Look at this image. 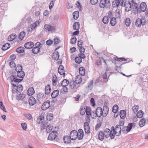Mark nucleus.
I'll return each mask as SVG.
<instances>
[{
  "label": "nucleus",
  "instance_id": "nucleus-40",
  "mask_svg": "<svg viewBox=\"0 0 148 148\" xmlns=\"http://www.w3.org/2000/svg\"><path fill=\"white\" fill-rule=\"evenodd\" d=\"M10 44L9 43H6L2 47V49L3 50L5 51L8 49L10 47Z\"/></svg>",
  "mask_w": 148,
  "mask_h": 148
},
{
  "label": "nucleus",
  "instance_id": "nucleus-46",
  "mask_svg": "<svg viewBox=\"0 0 148 148\" xmlns=\"http://www.w3.org/2000/svg\"><path fill=\"white\" fill-rule=\"evenodd\" d=\"M125 22L127 27L129 26L131 23L130 19L129 18H126L125 20Z\"/></svg>",
  "mask_w": 148,
  "mask_h": 148
},
{
  "label": "nucleus",
  "instance_id": "nucleus-53",
  "mask_svg": "<svg viewBox=\"0 0 148 148\" xmlns=\"http://www.w3.org/2000/svg\"><path fill=\"white\" fill-rule=\"evenodd\" d=\"M132 109L134 113H135L138 109V105H135L132 107Z\"/></svg>",
  "mask_w": 148,
  "mask_h": 148
},
{
  "label": "nucleus",
  "instance_id": "nucleus-35",
  "mask_svg": "<svg viewBox=\"0 0 148 148\" xmlns=\"http://www.w3.org/2000/svg\"><path fill=\"white\" fill-rule=\"evenodd\" d=\"M51 89L50 85H48L45 88V93L46 94H49L51 92Z\"/></svg>",
  "mask_w": 148,
  "mask_h": 148
},
{
  "label": "nucleus",
  "instance_id": "nucleus-34",
  "mask_svg": "<svg viewBox=\"0 0 148 148\" xmlns=\"http://www.w3.org/2000/svg\"><path fill=\"white\" fill-rule=\"evenodd\" d=\"M146 120L145 119L143 118L141 119L139 121V124L140 127H143L145 124Z\"/></svg>",
  "mask_w": 148,
  "mask_h": 148
},
{
  "label": "nucleus",
  "instance_id": "nucleus-60",
  "mask_svg": "<svg viewBox=\"0 0 148 148\" xmlns=\"http://www.w3.org/2000/svg\"><path fill=\"white\" fill-rule=\"evenodd\" d=\"M23 129L25 130H26L27 128V125L25 123H22L21 124Z\"/></svg>",
  "mask_w": 148,
  "mask_h": 148
},
{
  "label": "nucleus",
  "instance_id": "nucleus-64",
  "mask_svg": "<svg viewBox=\"0 0 148 148\" xmlns=\"http://www.w3.org/2000/svg\"><path fill=\"white\" fill-rule=\"evenodd\" d=\"M25 116L29 120H30L32 119V116L30 114H28L25 115Z\"/></svg>",
  "mask_w": 148,
  "mask_h": 148
},
{
  "label": "nucleus",
  "instance_id": "nucleus-48",
  "mask_svg": "<svg viewBox=\"0 0 148 148\" xmlns=\"http://www.w3.org/2000/svg\"><path fill=\"white\" fill-rule=\"evenodd\" d=\"M119 107L117 105H115L112 108V112L115 113H116L118 110Z\"/></svg>",
  "mask_w": 148,
  "mask_h": 148
},
{
  "label": "nucleus",
  "instance_id": "nucleus-44",
  "mask_svg": "<svg viewBox=\"0 0 148 148\" xmlns=\"http://www.w3.org/2000/svg\"><path fill=\"white\" fill-rule=\"evenodd\" d=\"M143 114V112L142 110H139L137 113L136 116L137 117L139 118H141Z\"/></svg>",
  "mask_w": 148,
  "mask_h": 148
},
{
  "label": "nucleus",
  "instance_id": "nucleus-4",
  "mask_svg": "<svg viewBox=\"0 0 148 148\" xmlns=\"http://www.w3.org/2000/svg\"><path fill=\"white\" fill-rule=\"evenodd\" d=\"M110 5V0H101L99 4L101 8L104 7H108Z\"/></svg>",
  "mask_w": 148,
  "mask_h": 148
},
{
  "label": "nucleus",
  "instance_id": "nucleus-54",
  "mask_svg": "<svg viewBox=\"0 0 148 148\" xmlns=\"http://www.w3.org/2000/svg\"><path fill=\"white\" fill-rule=\"evenodd\" d=\"M22 66L21 65L18 64L17 65V67L15 69L16 71L17 72L18 71L22 70Z\"/></svg>",
  "mask_w": 148,
  "mask_h": 148
},
{
  "label": "nucleus",
  "instance_id": "nucleus-58",
  "mask_svg": "<svg viewBox=\"0 0 148 148\" xmlns=\"http://www.w3.org/2000/svg\"><path fill=\"white\" fill-rule=\"evenodd\" d=\"M77 38L76 37L74 36L71 40V43L72 44H73L76 43Z\"/></svg>",
  "mask_w": 148,
  "mask_h": 148
},
{
  "label": "nucleus",
  "instance_id": "nucleus-50",
  "mask_svg": "<svg viewBox=\"0 0 148 148\" xmlns=\"http://www.w3.org/2000/svg\"><path fill=\"white\" fill-rule=\"evenodd\" d=\"M53 114H48L46 116V118L49 121H51L53 119Z\"/></svg>",
  "mask_w": 148,
  "mask_h": 148
},
{
  "label": "nucleus",
  "instance_id": "nucleus-16",
  "mask_svg": "<svg viewBox=\"0 0 148 148\" xmlns=\"http://www.w3.org/2000/svg\"><path fill=\"white\" fill-rule=\"evenodd\" d=\"M34 45V43L33 42H29L25 43L24 45V46L26 48L30 49L33 47Z\"/></svg>",
  "mask_w": 148,
  "mask_h": 148
},
{
  "label": "nucleus",
  "instance_id": "nucleus-47",
  "mask_svg": "<svg viewBox=\"0 0 148 148\" xmlns=\"http://www.w3.org/2000/svg\"><path fill=\"white\" fill-rule=\"evenodd\" d=\"M25 33L23 31L21 32L19 34V39L21 40H22L25 37Z\"/></svg>",
  "mask_w": 148,
  "mask_h": 148
},
{
  "label": "nucleus",
  "instance_id": "nucleus-11",
  "mask_svg": "<svg viewBox=\"0 0 148 148\" xmlns=\"http://www.w3.org/2000/svg\"><path fill=\"white\" fill-rule=\"evenodd\" d=\"M57 134V132L56 131H52L49 134L48 137V139L49 140H53L56 138Z\"/></svg>",
  "mask_w": 148,
  "mask_h": 148
},
{
  "label": "nucleus",
  "instance_id": "nucleus-19",
  "mask_svg": "<svg viewBox=\"0 0 148 148\" xmlns=\"http://www.w3.org/2000/svg\"><path fill=\"white\" fill-rule=\"evenodd\" d=\"M86 111L87 118L90 120V115L92 112L90 108L88 106L86 107Z\"/></svg>",
  "mask_w": 148,
  "mask_h": 148
},
{
  "label": "nucleus",
  "instance_id": "nucleus-33",
  "mask_svg": "<svg viewBox=\"0 0 148 148\" xmlns=\"http://www.w3.org/2000/svg\"><path fill=\"white\" fill-rule=\"evenodd\" d=\"M142 23L141 19L138 18L136 20L135 25L137 27H139L141 25H142Z\"/></svg>",
  "mask_w": 148,
  "mask_h": 148
},
{
  "label": "nucleus",
  "instance_id": "nucleus-37",
  "mask_svg": "<svg viewBox=\"0 0 148 148\" xmlns=\"http://www.w3.org/2000/svg\"><path fill=\"white\" fill-rule=\"evenodd\" d=\"M79 25H80L79 22H76L73 24V28L74 30H77L79 29Z\"/></svg>",
  "mask_w": 148,
  "mask_h": 148
},
{
  "label": "nucleus",
  "instance_id": "nucleus-3",
  "mask_svg": "<svg viewBox=\"0 0 148 148\" xmlns=\"http://www.w3.org/2000/svg\"><path fill=\"white\" fill-rule=\"evenodd\" d=\"M10 79L11 80V84L12 86L15 84L18 83L22 80L17 79V76L14 74L10 77Z\"/></svg>",
  "mask_w": 148,
  "mask_h": 148
},
{
  "label": "nucleus",
  "instance_id": "nucleus-6",
  "mask_svg": "<svg viewBox=\"0 0 148 148\" xmlns=\"http://www.w3.org/2000/svg\"><path fill=\"white\" fill-rule=\"evenodd\" d=\"M133 126L132 123H129L128 126L127 127H122V132L124 134H126L130 132L132 129Z\"/></svg>",
  "mask_w": 148,
  "mask_h": 148
},
{
  "label": "nucleus",
  "instance_id": "nucleus-62",
  "mask_svg": "<svg viewBox=\"0 0 148 148\" xmlns=\"http://www.w3.org/2000/svg\"><path fill=\"white\" fill-rule=\"evenodd\" d=\"M25 97V95L20 94L18 96V98L19 100H23Z\"/></svg>",
  "mask_w": 148,
  "mask_h": 148
},
{
  "label": "nucleus",
  "instance_id": "nucleus-14",
  "mask_svg": "<svg viewBox=\"0 0 148 148\" xmlns=\"http://www.w3.org/2000/svg\"><path fill=\"white\" fill-rule=\"evenodd\" d=\"M58 72L60 75H63L64 77L65 73L64 70V67L62 65H60L58 69Z\"/></svg>",
  "mask_w": 148,
  "mask_h": 148
},
{
  "label": "nucleus",
  "instance_id": "nucleus-52",
  "mask_svg": "<svg viewBox=\"0 0 148 148\" xmlns=\"http://www.w3.org/2000/svg\"><path fill=\"white\" fill-rule=\"evenodd\" d=\"M76 82L73 81L69 83L70 87L71 89L74 88L75 87Z\"/></svg>",
  "mask_w": 148,
  "mask_h": 148
},
{
  "label": "nucleus",
  "instance_id": "nucleus-20",
  "mask_svg": "<svg viewBox=\"0 0 148 148\" xmlns=\"http://www.w3.org/2000/svg\"><path fill=\"white\" fill-rule=\"evenodd\" d=\"M103 111V116L105 117L106 116L108 113L109 108L107 106H104Z\"/></svg>",
  "mask_w": 148,
  "mask_h": 148
},
{
  "label": "nucleus",
  "instance_id": "nucleus-42",
  "mask_svg": "<svg viewBox=\"0 0 148 148\" xmlns=\"http://www.w3.org/2000/svg\"><path fill=\"white\" fill-rule=\"evenodd\" d=\"M73 17L75 19H77L79 16V12L76 11L74 12L73 14Z\"/></svg>",
  "mask_w": 148,
  "mask_h": 148
},
{
  "label": "nucleus",
  "instance_id": "nucleus-63",
  "mask_svg": "<svg viewBox=\"0 0 148 148\" xmlns=\"http://www.w3.org/2000/svg\"><path fill=\"white\" fill-rule=\"evenodd\" d=\"M93 82L92 80H90L88 84V87L90 88H92Z\"/></svg>",
  "mask_w": 148,
  "mask_h": 148
},
{
  "label": "nucleus",
  "instance_id": "nucleus-41",
  "mask_svg": "<svg viewBox=\"0 0 148 148\" xmlns=\"http://www.w3.org/2000/svg\"><path fill=\"white\" fill-rule=\"evenodd\" d=\"M80 54L78 55V56L75 59V62L78 64H80L82 62V60L81 57L79 56Z\"/></svg>",
  "mask_w": 148,
  "mask_h": 148
},
{
  "label": "nucleus",
  "instance_id": "nucleus-12",
  "mask_svg": "<svg viewBox=\"0 0 148 148\" xmlns=\"http://www.w3.org/2000/svg\"><path fill=\"white\" fill-rule=\"evenodd\" d=\"M95 112L98 117H100L102 115L103 116V111L101 107H98L95 110Z\"/></svg>",
  "mask_w": 148,
  "mask_h": 148
},
{
  "label": "nucleus",
  "instance_id": "nucleus-29",
  "mask_svg": "<svg viewBox=\"0 0 148 148\" xmlns=\"http://www.w3.org/2000/svg\"><path fill=\"white\" fill-rule=\"evenodd\" d=\"M104 137H105L103 131H101L99 132L98 136V139L99 140L101 141L103 140Z\"/></svg>",
  "mask_w": 148,
  "mask_h": 148
},
{
  "label": "nucleus",
  "instance_id": "nucleus-18",
  "mask_svg": "<svg viewBox=\"0 0 148 148\" xmlns=\"http://www.w3.org/2000/svg\"><path fill=\"white\" fill-rule=\"evenodd\" d=\"M29 104L30 106H33L36 103V101L35 98L32 96L29 97Z\"/></svg>",
  "mask_w": 148,
  "mask_h": 148
},
{
  "label": "nucleus",
  "instance_id": "nucleus-32",
  "mask_svg": "<svg viewBox=\"0 0 148 148\" xmlns=\"http://www.w3.org/2000/svg\"><path fill=\"white\" fill-rule=\"evenodd\" d=\"M79 74L81 75L84 76L85 73V68L83 67H80L79 69Z\"/></svg>",
  "mask_w": 148,
  "mask_h": 148
},
{
  "label": "nucleus",
  "instance_id": "nucleus-36",
  "mask_svg": "<svg viewBox=\"0 0 148 148\" xmlns=\"http://www.w3.org/2000/svg\"><path fill=\"white\" fill-rule=\"evenodd\" d=\"M59 57V54L58 51H56L53 53L52 58L55 60H57Z\"/></svg>",
  "mask_w": 148,
  "mask_h": 148
},
{
  "label": "nucleus",
  "instance_id": "nucleus-5",
  "mask_svg": "<svg viewBox=\"0 0 148 148\" xmlns=\"http://www.w3.org/2000/svg\"><path fill=\"white\" fill-rule=\"evenodd\" d=\"M44 28L46 31L54 32L56 29V27L51 25L45 24L44 25Z\"/></svg>",
  "mask_w": 148,
  "mask_h": 148
},
{
  "label": "nucleus",
  "instance_id": "nucleus-38",
  "mask_svg": "<svg viewBox=\"0 0 148 148\" xmlns=\"http://www.w3.org/2000/svg\"><path fill=\"white\" fill-rule=\"evenodd\" d=\"M57 82V78L56 75H54L53 76L52 79L53 85L55 86L56 85Z\"/></svg>",
  "mask_w": 148,
  "mask_h": 148
},
{
  "label": "nucleus",
  "instance_id": "nucleus-49",
  "mask_svg": "<svg viewBox=\"0 0 148 148\" xmlns=\"http://www.w3.org/2000/svg\"><path fill=\"white\" fill-rule=\"evenodd\" d=\"M109 18L107 16H104L102 19V21L105 24H107L108 23Z\"/></svg>",
  "mask_w": 148,
  "mask_h": 148
},
{
  "label": "nucleus",
  "instance_id": "nucleus-59",
  "mask_svg": "<svg viewBox=\"0 0 148 148\" xmlns=\"http://www.w3.org/2000/svg\"><path fill=\"white\" fill-rule=\"evenodd\" d=\"M143 25H144L146 23V20L145 17H143L141 19Z\"/></svg>",
  "mask_w": 148,
  "mask_h": 148
},
{
  "label": "nucleus",
  "instance_id": "nucleus-22",
  "mask_svg": "<svg viewBox=\"0 0 148 148\" xmlns=\"http://www.w3.org/2000/svg\"><path fill=\"white\" fill-rule=\"evenodd\" d=\"M17 73V77L19 78H23L25 75V72L21 70L18 71Z\"/></svg>",
  "mask_w": 148,
  "mask_h": 148
},
{
  "label": "nucleus",
  "instance_id": "nucleus-26",
  "mask_svg": "<svg viewBox=\"0 0 148 148\" xmlns=\"http://www.w3.org/2000/svg\"><path fill=\"white\" fill-rule=\"evenodd\" d=\"M82 79V77L80 75H77L76 76L75 81L76 83L77 84H79L81 82Z\"/></svg>",
  "mask_w": 148,
  "mask_h": 148
},
{
  "label": "nucleus",
  "instance_id": "nucleus-31",
  "mask_svg": "<svg viewBox=\"0 0 148 148\" xmlns=\"http://www.w3.org/2000/svg\"><path fill=\"white\" fill-rule=\"evenodd\" d=\"M111 20L110 22V23L111 25L112 26H114L116 23V19L115 17H113L111 18Z\"/></svg>",
  "mask_w": 148,
  "mask_h": 148
},
{
  "label": "nucleus",
  "instance_id": "nucleus-61",
  "mask_svg": "<svg viewBox=\"0 0 148 148\" xmlns=\"http://www.w3.org/2000/svg\"><path fill=\"white\" fill-rule=\"evenodd\" d=\"M10 66L12 68H14L16 66L15 64L13 61H11L10 63Z\"/></svg>",
  "mask_w": 148,
  "mask_h": 148
},
{
  "label": "nucleus",
  "instance_id": "nucleus-45",
  "mask_svg": "<svg viewBox=\"0 0 148 148\" xmlns=\"http://www.w3.org/2000/svg\"><path fill=\"white\" fill-rule=\"evenodd\" d=\"M16 51L18 53H23L24 52V48L23 47H20L16 49Z\"/></svg>",
  "mask_w": 148,
  "mask_h": 148
},
{
  "label": "nucleus",
  "instance_id": "nucleus-9",
  "mask_svg": "<svg viewBox=\"0 0 148 148\" xmlns=\"http://www.w3.org/2000/svg\"><path fill=\"white\" fill-rule=\"evenodd\" d=\"M129 4L130 5L129 10L128 11L131 10V7H133L134 9H137L138 4L134 1V0H129Z\"/></svg>",
  "mask_w": 148,
  "mask_h": 148
},
{
  "label": "nucleus",
  "instance_id": "nucleus-55",
  "mask_svg": "<svg viewBox=\"0 0 148 148\" xmlns=\"http://www.w3.org/2000/svg\"><path fill=\"white\" fill-rule=\"evenodd\" d=\"M0 108L1 110H3V111L4 112H6V109L1 101H0Z\"/></svg>",
  "mask_w": 148,
  "mask_h": 148
},
{
  "label": "nucleus",
  "instance_id": "nucleus-1",
  "mask_svg": "<svg viewBox=\"0 0 148 148\" xmlns=\"http://www.w3.org/2000/svg\"><path fill=\"white\" fill-rule=\"evenodd\" d=\"M17 84H15L13 85V89H12V92L14 93L15 92H16L17 93L18 92H20L22 91L23 89V86L21 84H19L17 86L16 85Z\"/></svg>",
  "mask_w": 148,
  "mask_h": 148
},
{
  "label": "nucleus",
  "instance_id": "nucleus-17",
  "mask_svg": "<svg viewBox=\"0 0 148 148\" xmlns=\"http://www.w3.org/2000/svg\"><path fill=\"white\" fill-rule=\"evenodd\" d=\"M84 127L86 133L88 134L90 132V127L88 122H86L84 123Z\"/></svg>",
  "mask_w": 148,
  "mask_h": 148
},
{
  "label": "nucleus",
  "instance_id": "nucleus-2",
  "mask_svg": "<svg viewBox=\"0 0 148 148\" xmlns=\"http://www.w3.org/2000/svg\"><path fill=\"white\" fill-rule=\"evenodd\" d=\"M124 123H122L120 125H116L115 128L113 129L114 133L117 136H119L121 133V126H123Z\"/></svg>",
  "mask_w": 148,
  "mask_h": 148
},
{
  "label": "nucleus",
  "instance_id": "nucleus-57",
  "mask_svg": "<svg viewBox=\"0 0 148 148\" xmlns=\"http://www.w3.org/2000/svg\"><path fill=\"white\" fill-rule=\"evenodd\" d=\"M90 116L92 119H96V117H97L96 114V112H95V113L94 112H91L90 115Z\"/></svg>",
  "mask_w": 148,
  "mask_h": 148
},
{
  "label": "nucleus",
  "instance_id": "nucleus-27",
  "mask_svg": "<svg viewBox=\"0 0 148 148\" xmlns=\"http://www.w3.org/2000/svg\"><path fill=\"white\" fill-rule=\"evenodd\" d=\"M126 115V112L124 110H121L120 112V116L121 118L124 119L125 118Z\"/></svg>",
  "mask_w": 148,
  "mask_h": 148
},
{
  "label": "nucleus",
  "instance_id": "nucleus-23",
  "mask_svg": "<svg viewBox=\"0 0 148 148\" xmlns=\"http://www.w3.org/2000/svg\"><path fill=\"white\" fill-rule=\"evenodd\" d=\"M37 97L39 101H41L44 99L45 96L43 93L40 92L37 94Z\"/></svg>",
  "mask_w": 148,
  "mask_h": 148
},
{
  "label": "nucleus",
  "instance_id": "nucleus-28",
  "mask_svg": "<svg viewBox=\"0 0 148 148\" xmlns=\"http://www.w3.org/2000/svg\"><path fill=\"white\" fill-rule=\"evenodd\" d=\"M71 139L68 136H66L63 138V140L65 143H69L71 142Z\"/></svg>",
  "mask_w": 148,
  "mask_h": 148
},
{
  "label": "nucleus",
  "instance_id": "nucleus-15",
  "mask_svg": "<svg viewBox=\"0 0 148 148\" xmlns=\"http://www.w3.org/2000/svg\"><path fill=\"white\" fill-rule=\"evenodd\" d=\"M77 133H78L77 138V139L79 140L82 139L84 136V132L83 130L82 129H79Z\"/></svg>",
  "mask_w": 148,
  "mask_h": 148
},
{
  "label": "nucleus",
  "instance_id": "nucleus-30",
  "mask_svg": "<svg viewBox=\"0 0 148 148\" xmlns=\"http://www.w3.org/2000/svg\"><path fill=\"white\" fill-rule=\"evenodd\" d=\"M59 90H57L54 91L51 94V97L52 98H56L59 94Z\"/></svg>",
  "mask_w": 148,
  "mask_h": 148
},
{
  "label": "nucleus",
  "instance_id": "nucleus-25",
  "mask_svg": "<svg viewBox=\"0 0 148 148\" xmlns=\"http://www.w3.org/2000/svg\"><path fill=\"white\" fill-rule=\"evenodd\" d=\"M140 8L141 11L144 12L147 8V5L145 2L141 3L140 5Z\"/></svg>",
  "mask_w": 148,
  "mask_h": 148
},
{
  "label": "nucleus",
  "instance_id": "nucleus-56",
  "mask_svg": "<svg viewBox=\"0 0 148 148\" xmlns=\"http://www.w3.org/2000/svg\"><path fill=\"white\" fill-rule=\"evenodd\" d=\"M106 16H107L109 18H110L111 19L113 18V15L112 12L111 11H109L108 12V15Z\"/></svg>",
  "mask_w": 148,
  "mask_h": 148
},
{
  "label": "nucleus",
  "instance_id": "nucleus-8",
  "mask_svg": "<svg viewBox=\"0 0 148 148\" xmlns=\"http://www.w3.org/2000/svg\"><path fill=\"white\" fill-rule=\"evenodd\" d=\"M39 21H36L33 23L31 24L29 27L27 29V30L29 32H32L33 30L35 29L39 23Z\"/></svg>",
  "mask_w": 148,
  "mask_h": 148
},
{
  "label": "nucleus",
  "instance_id": "nucleus-21",
  "mask_svg": "<svg viewBox=\"0 0 148 148\" xmlns=\"http://www.w3.org/2000/svg\"><path fill=\"white\" fill-rule=\"evenodd\" d=\"M105 137L108 138L110 136V134H111V131L109 129H106L103 132Z\"/></svg>",
  "mask_w": 148,
  "mask_h": 148
},
{
  "label": "nucleus",
  "instance_id": "nucleus-24",
  "mask_svg": "<svg viewBox=\"0 0 148 148\" xmlns=\"http://www.w3.org/2000/svg\"><path fill=\"white\" fill-rule=\"evenodd\" d=\"M35 92L34 89L33 87H31L29 88L27 90V93L29 96L32 95Z\"/></svg>",
  "mask_w": 148,
  "mask_h": 148
},
{
  "label": "nucleus",
  "instance_id": "nucleus-39",
  "mask_svg": "<svg viewBox=\"0 0 148 148\" xmlns=\"http://www.w3.org/2000/svg\"><path fill=\"white\" fill-rule=\"evenodd\" d=\"M69 83V82L68 80L64 79L62 82L61 85L62 86L66 87L68 85Z\"/></svg>",
  "mask_w": 148,
  "mask_h": 148
},
{
  "label": "nucleus",
  "instance_id": "nucleus-7",
  "mask_svg": "<svg viewBox=\"0 0 148 148\" xmlns=\"http://www.w3.org/2000/svg\"><path fill=\"white\" fill-rule=\"evenodd\" d=\"M41 44L40 42H38L35 44L36 46L33 48L32 51L33 53L34 54H36L39 53L40 51V47Z\"/></svg>",
  "mask_w": 148,
  "mask_h": 148
},
{
  "label": "nucleus",
  "instance_id": "nucleus-51",
  "mask_svg": "<svg viewBox=\"0 0 148 148\" xmlns=\"http://www.w3.org/2000/svg\"><path fill=\"white\" fill-rule=\"evenodd\" d=\"M16 35L12 34L9 36L8 38V40L9 41H11L14 40L16 38Z\"/></svg>",
  "mask_w": 148,
  "mask_h": 148
},
{
  "label": "nucleus",
  "instance_id": "nucleus-13",
  "mask_svg": "<svg viewBox=\"0 0 148 148\" xmlns=\"http://www.w3.org/2000/svg\"><path fill=\"white\" fill-rule=\"evenodd\" d=\"M50 106V102L49 100H47L45 102L42 106V109L43 110H45L49 108Z\"/></svg>",
  "mask_w": 148,
  "mask_h": 148
},
{
  "label": "nucleus",
  "instance_id": "nucleus-10",
  "mask_svg": "<svg viewBox=\"0 0 148 148\" xmlns=\"http://www.w3.org/2000/svg\"><path fill=\"white\" fill-rule=\"evenodd\" d=\"M77 135L78 133L77 131L73 130L71 132L70 134V138L71 140H75L77 139Z\"/></svg>",
  "mask_w": 148,
  "mask_h": 148
},
{
  "label": "nucleus",
  "instance_id": "nucleus-43",
  "mask_svg": "<svg viewBox=\"0 0 148 148\" xmlns=\"http://www.w3.org/2000/svg\"><path fill=\"white\" fill-rule=\"evenodd\" d=\"M86 110V108L83 106H81L80 108V113L81 115H84L85 112Z\"/></svg>",
  "mask_w": 148,
  "mask_h": 148
}]
</instances>
